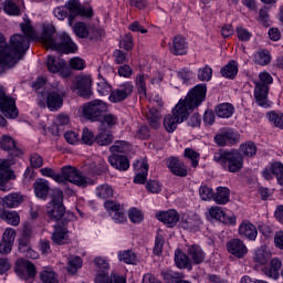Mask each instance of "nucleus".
<instances>
[{
    "instance_id": "obj_1",
    "label": "nucleus",
    "mask_w": 283,
    "mask_h": 283,
    "mask_svg": "<svg viewBox=\"0 0 283 283\" xmlns=\"http://www.w3.org/2000/svg\"><path fill=\"white\" fill-rule=\"evenodd\" d=\"M20 28L25 36L21 34L11 36V52L9 46L0 45V74H3L9 67H14V65L23 59L25 52L30 50V41L36 39V32L34 28H32L30 20H24V22L20 24Z\"/></svg>"
},
{
    "instance_id": "obj_2",
    "label": "nucleus",
    "mask_w": 283,
    "mask_h": 283,
    "mask_svg": "<svg viewBox=\"0 0 283 283\" xmlns=\"http://www.w3.org/2000/svg\"><path fill=\"white\" fill-rule=\"evenodd\" d=\"M207 98V84H198L189 91L185 99H180L172 108V114H168L164 118V127L166 132L172 134L180 123H185L189 118V114L200 107Z\"/></svg>"
},
{
    "instance_id": "obj_3",
    "label": "nucleus",
    "mask_w": 283,
    "mask_h": 283,
    "mask_svg": "<svg viewBox=\"0 0 283 283\" xmlns=\"http://www.w3.org/2000/svg\"><path fill=\"white\" fill-rule=\"evenodd\" d=\"M56 34V29L52 24H46L43 27L41 39L45 48L51 50H56L57 52H64V54L74 53L78 50L76 43L72 41V38L67 33H62L59 35V40L54 38Z\"/></svg>"
},
{
    "instance_id": "obj_4",
    "label": "nucleus",
    "mask_w": 283,
    "mask_h": 283,
    "mask_svg": "<svg viewBox=\"0 0 283 283\" xmlns=\"http://www.w3.org/2000/svg\"><path fill=\"white\" fill-rule=\"evenodd\" d=\"M40 171L42 176L52 178L59 184L72 182V185H76V187H87L90 185V178L72 166H64L62 174H56L52 168H42Z\"/></svg>"
},
{
    "instance_id": "obj_5",
    "label": "nucleus",
    "mask_w": 283,
    "mask_h": 283,
    "mask_svg": "<svg viewBox=\"0 0 283 283\" xmlns=\"http://www.w3.org/2000/svg\"><path fill=\"white\" fill-rule=\"evenodd\" d=\"M213 159L230 174H238L244 167V156L238 150H220Z\"/></svg>"
},
{
    "instance_id": "obj_6",
    "label": "nucleus",
    "mask_w": 283,
    "mask_h": 283,
    "mask_svg": "<svg viewBox=\"0 0 283 283\" xmlns=\"http://www.w3.org/2000/svg\"><path fill=\"white\" fill-rule=\"evenodd\" d=\"M46 214L50 220L59 222H69L72 214L65 213V207L63 206V192L57 190L54 193L53 200L46 206Z\"/></svg>"
},
{
    "instance_id": "obj_7",
    "label": "nucleus",
    "mask_w": 283,
    "mask_h": 283,
    "mask_svg": "<svg viewBox=\"0 0 283 283\" xmlns=\"http://www.w3.org/2000/svg\"><path fill=\"white\" fill-rule=\"evenodd\" d=\"M260 81H254V97L260 107H269L266 102L269 98V85L273 83V76L271 73L263 71L259 74Z\"/></svg>"
},
{
    "instance_id": "obj_8",
    "label": "nucleus",
    "mask_w": 283,
    "mask_h": 283,
    "mask_svg": "<svg viewBox=\"0 0 283 283\" xmlns=\"http://www.w3.org/2000/svg\"><path fill=\"white\" fill-rule=\"evenodd\" d=\"M45 101L50 112H59L65 101V87L59 82L53 83L46 93Z\"/></svg>"
},
{
    "instance_id": "obj_9",
    "label": "nucleus",
    "mask_w": 283,
    "mask_h": 283,
    "mask_svg": "<svg viewBox=\"0 0 283 283\" xmlns=\"http://www.w3.org/2000/svg\"><path fill=\"white\" fill-rule=\"evenodd\" d=\"M107 112V103L101 99H94L83 105L82 115L86 120H91L92 123H97L103 118V114Z\"/></svg>"
},
{
    "instance_id": "obj_10",
    "label": "nucleus",
    "mask_w": 283,
    "mask_h": 283,
    "mask_svg": "<svg viewBox=\"0 0 283 283\" xmlns=\"http://www.w3.org/2000/svg\"><path fill=\"white\" fill-rule=\"evenodd\" d=\"M65 6L66 10H69V25L74 23L75 17H86V19H90L94 14L91 7H84L78 0H69Z\"/></svg>"
},
{
    "instance_id": "obj_11",
    "label": "nucleus",
    "mask_w": 283,
    "mask_h": 283,
    "mask_svg": "<svg viewBox=\"0 0 283 283\" xmlns=\"http://www.w3.org/2000/svg\"><path fill=\"white\" fill-rule=\"evenodd\" d=\"M14 165L12 159H0V191H10L12 186L10 180L14 177L10 166Z\"/></svg>"
},
{
    "instance_id": "obj_12",
    "label": "nucleus",
    "mask_w": 283,
    "mask_h": 283,
    "mask_svg": "<svg viewBox=\"0 0 283 283\" xmlns=\"http://www.w3.org/2000/svg\"><path fill=\"white\" fill-rule=\"evenodd\" d=\"M0 111L7 118H17L19 111H17V102L14 98L6 95V90L0 86Z\"/></svg>"
},
{
    "instance_id": "obj_13",
    "label": "nucleus",
    "mask_w": 283,
    "mask_h": 283,
    "mask_svg": "<svg viewBox=\"0 0 283 283\" xmlns=\"http://www.w3.org/2000/svg\"><path fill=\"white\" fill-rule=\"evenodd\" d=\"M134 93V84L132 82H125L120 84L117 88L111 91L108 101L111 103H123L127 101L129 96Z\"/></svg>"
},
{
    "instance_id": "obj_14",
    "label": "nucleus",
    "mask_w": 283,
    "mask_h": 283,
    "mask_svg": "<svg viewBox=\"0 0 283 283\" xmlns=\"http://www.w3.org/2000/svg\"><path fill=\"white\" fill-rule=\"evenodd\" d=\"M14 270L21 280H32L36 275L34 263L24 259L17 260Z\"/></svg>"
},
{
    "instance_id": "obj_15",
    "label": "nucleus",
    "mask_w": 283,
    "mask_h": 283,
    "mask_svg": "<svg viewBox=\"0 0 283 283\" xmlns=\"http://www.w3.org/2000/svg\"><path fill=\"white\" fill-rule=\"evenodd\" d=\"M74 87L78 91L80 96H83V98H90V96H92V77L90 75L76 76Z\"/></svg>"
},
{
    "instance_id": "obj_16",
    "label": "nucleus",
    "mask_w": 283,
    "mask_h": 283,
    "mask_svg": "<svg viewBox=\"0 0 283 283\" xmlns=\"http://www.w3.org/2000/svg\"><path fill=\"white\" fill-rule=\"evenodd\" d=\"M0 149L8 151L11 158H21L23 150L17 147V142L8 135H3L0 138Z\"/></svg>"
},
{
    "instance_id": "obj_17",
    "label": "nucleus",
    "mask_w": 283,
    "mask_h": 283,
    "mask_svg": "<svg viewBox=\"0 0 283 283\" xmlns=\"http://www.w3.org/2000/svg\"><path fill=\"white\" fill-rule=\"evenodd\" d=\"M208 220H218L223 224H235V216H228L221 207L213 206L208 209Z\"/></svg>"
},
{
    "instance_id": "obj_18",
    "label": "nucleus",
    "mask_w": 283,
    "mask_h": 283,
    "mask_svg": "<svg viewBox=\"0 0 283 283\" xmlns=\"http://www.w3.org/2000/svg\"><path fill=\"white\" fill-rule=\"evenodd\" d=\"M70 233V230L67 229V221L57 223L54 226V231L51 235L52 242L54 244H67V240H70V237L67 235Z\"/></svg>"
},
{
    "instance_id": "obj_19",
    "label": "nucleus",
    "mask_w": 283,
    "mask_h": 283,
    "mask_svg": "<svg viewBox=\"0 0 283 283\" xmlns=\"http://www.w3.org/2000/svg\"><path fill=\"white\" fill-rule=\"evenodd\" d=\"M227 249L228 252L231 253V255H234V258L242 259L247 253H249V249L244 244V241L240 239H232L227 242Z\"/></svg>"
},
{
    "instance_id": "obj_20",
    "label": "nucleus",
    "mask_w": 283,
    "mask_h": 283,
    "mask_svg": "<svg viewBox=\"0 0 283 283\" xmlns=\"http://www.w3.org/2000/svg\"><path fill=\"white\" fill-rule=\"evenodd\" d=\"M214 142L219 147L235 145V143H238V134L232 129H222L218 135H216Z\"/></svg>"
},
{
    "instance_id": "obj_21",
    "label": "nucleus",
    "mask_w": 283,
    "mask_h": 283,
    "mask_svg": "<svg viewBox=\"0 0 283 283\" xmlns=\"http://www.w3.org/2000/svg\"><path fill=\"white\" fill-rule=\"evenodd\" d=\"M181 227L187 231H199L202 227V219L196 213L185 214L181 219Z\"/></svg>"
},
{
    "instance_id": "obj_22",
    "label": "nucleus",
    "mask_w": 283,
    "mask_h": 283,
    "mask_svg": "<svg viewBox=\"0 0 283 283\" xmlns=\"http://www.w3.org/2000/svg\"><path fill=\"white\" fill-rule=\"evenodd\" d=\"M167 167L168 169H170L174 176H180L181 178H185L189 174L187 170V166H185V163L176 157L168 158Z\"/></svg>"
},
{
    "instance_id": "obj_23",
    "label": "nucleus",
    "mask_w": 283,
    "mask_h": 283,
    "mask_svg": "<svg viewBox=\"0 0 283 283\" xmlns=\"http://www.w3.org/2000/svg\"><path fill=\"white\" fill-rule=\"evenodd\" d=\"M157 220L159 222H164V224H167V227H176L178 222L180 221V214L176 210H168L165 212H159L156 214Z\"/></svg>"
},
{
    "instance_id": "obj_24",
    "label": "nucleus",
    "mask_w": 283,
    "mask_h": 283,
    "mask_svg": "<svg viewBox=\"0 0 283 283\" xmlns=\"http://www.w3.org/2000/svg\"><path fill=\"white\" fill-rule=\"evenodd\" d=\"M33 189L35 196L40 200H48V196L50 193V181L45 179H36L33 184Z\"/></svg>"
},
{
    "instance_id": "obj_25",
    "label": "nucleus",
    "mask_w": 283,
    "mask_h": 283,
    "mask_svg": "<svg viewBox=\"0 0 283 283\" xmlns=\"http://www.w3.org/2000/svg\"><path fill=\"white\" fill-rule=\"evenodd\" d=\"M187 40L182 35H176L170 45L171 54H175V56H182L187 54Z\"/></svg>"
},
{
    "instance_id": "obj_26",
    "label": "nucleus",
    "mask_w": 283,
    "mask_h": 283,
    "mask_svg": "<svg viewBox=\"0 0 283 283\" xmlns=\"http://www.w3.org/2000/svg\"><path fill=\"white\" fill-rule=\"evenodd\" d=\"M108 163L114 169H118V171H127V169H129V159L123 155H111Z\"/></svg>"
},
{
    "instance_id": "obj_27",
    "label": "nucleus",
    "mask_w": 283,
    "mask_h": 283,
    "mask_svg": "<svg viewBox=\"0 0 283 283\" xmlns=\"http://www.w3.org/2000/svg\"><path fill=\"white\" fill-rule=\"evenodd\" d=\"M239 234L253 241L258 238V228L250 221H243L239 227Z\"/></svg>"
},
{
    "instance_id": "obj_28",
    "label": "nucleus",
    "mask_w": 283,
    "mask_h": 283,
    "mask_svg": "<svg viewBox=\"0 0 283 283\" xmlns=\"http://www.w3.org/2000/svg\"><path fill=\"white\" fill-rule=\"evenodd\" d=\"M95 283H127L125 276H120L114 272L111 273H97L95 276Z\"/></svg>"
},
{
    "instance_id": "obj_29",
    "label": "nucleus",
    "mask_w": 283,
    "mask_h": 283,
    "mask_svg": "<svg viewBox=\"0 0 283 283\" xmlns=\"http://www.w3.org/2000/svg\"><path fill=\"white\" fill-rule=\"evenodd\" d=\"M282 269V261L277 258L272 259L269 268L263 269L264 275L272 280H280V270Z\"/></svg>"
},
{
    "instance_id": "obj_30",
    "label": "nucleus",
    "mask_w": 283,
    "mask_h": 283,
    "mask_svg": "<svg viewBox=\"0 0 283 283\" xmlns=\"http://www.w3.org/2000/svg\"><path fill=\"white\" fill-rule=\"evenodd\" d=\"M136 166L139 167V169H137V174L134 178V182L135 185H145V182H147V174L149 171V165L147 164V161L142 160V161H137Z\"/></svg>"
},
{
    "instance_id": "obj_31",
    "label": "nucleus",
    "mask_w": 283,
    "mask_h": 283,
    "mask_svg": "<svg viewBox=\"0 0 283 283\" xmlns=\"http://www.w3.org/2000/svg\"><path fill=\"white\" fill-rule=\"evenodd\" d=\"M187 253L192 264H202L205 262V251H202L201 247L191 245L188 248Z\"/></svg>"
},
{
    "instance_id": "obj_32",
    "label": "nucleus",
    "mask_w": 283,
    "mask_h": 283,
    "mask_svg": "<svg viewBox=\"0 0 283 283\" xmlns=\"http://www.w3.org/2000/svg\"><path fill=\"white\" fill-rule=\"evenodd\" d=\"M46 67L52 74H59L65 67V60L49 55L46 60Z\"/></svg>"
},
{
    "instance_id": "obj_33",
    "label": "nucleus",
    "mask_w": 283,
    "mask_h": 283,
    "mask_svg": "<svg viewBox=\"0 0 283 283\" xmlns=\"http://www.w3.org/2000/svg\"><path fill=\"white\" fill-rule=\"evenodd\" d=\"M112 140H114V135H112V132L105 129V127H99L98 134L95 137L97 145L105 147L107 145H112Z\"/></svg>"
},
{
    "instance_id": "obj_34",
    "label": "nucleus",
    "mask_w": 283,
    "mask_h": 283,
    "mask_svg": "<svg viewBox=\"0 0 283 283\" xmlns=\"http://www.w3.org/2000/svg\"><path fill=\"white\" fill-rule=\"evenodd\" d=\"M1 220H6L8 224H12V227H19V222H21V217L17 211H8L6 209L0 210Z\"/></svg>"
},
{
    "instance_id": "obj_35",
    "label": "nucleus",
    "mask_w": 283,
    "mask_h": 283,
    "mask_svg": "<svg viewBox=\"0 0 283 283\" xmlns=\"http://www.w3.org/2000/svg\"><path fill=\"white\" fill-rule=\"evenodd\" d=\"M229 188L227 187H218L217 193L213 195L212 200L216 205H227L229 202Z\"/></svg>"
},
{
    "instance_id": "obj_36",
    "label": "nucleus",
    "mask_w": 283,
    "mask_h": 283,
    "mask_svg": "<svg viewBox=\"0 0 283 283\" xmlns=\"http://www.w3.org/2000/svg\"><path fill=\"white\" fill-rule=\"evenodd\" d=\"M221 75L224 76V78H235L238 75V62L233 60L229 61V63L221 69Z\"/></svg>"
},
{
    "instance_id": "obj_37",
    "label": "nucleus",
    "mask_w": 283,
    "mask_h": 283,
    "mask_svg": "<svg viewBox=\"0 0 283 283\" xmlns=\"http://www.w3.org/2000/svg\"><path fill=\"white\" fill-rule=\"evenodd\" d=\"M95 193L101 200H107V198L114 197V188L108 184H103L96 187Z\"/></svg>"
},
{
    "instance_id": "obj_38",
    "label": "nucleus",
    "mask_w": 283,
    "mask_h": 283,
    "mask_svg": "<svg viewBox=\"0 0 283 283\" xmlns=\"http://www.w3.org/2000/svg\"><path fill=\"white\" fill-rule=\"evenodd\" d=\"M233 105L230 103H223L216 107V114L219 118H231L233 116Z\"/></svg>"
},
{
    "instance_id": "obj_39",
    "label": "nucleus",
    "mask_w": 283,
    "mask_h": 283,
    "mask_svg": "<svg viewBox=\"0 0 283 283\" xmlns=\"http://www.w3.org/2000/svg\"><path fill=\"white\" fill-rule=\"evenodd\" d=\"M23 202V198L18 193H10L2 198L3 207H9L10 209H14V207H19Z\"/></svg>"
},
{
    "instance_id": "obj_40",
    "label": "nucleus",
    "mask_w": 283,
    "mask_h": 283,
    "mask_svg": "<svg viewBox=\"0 0 283 283\" xmlns=\"http://www.w3.org/2000/svg\"><path fill=\"white\" fill-rule=\"evenodd\" d=\"M175 263L178 269H187L191 264V259H189L182 251L176 250Z\"/></svg>"
},
{
    "instance_id": "obj_41",
    "label": "nucleus",
    "mask_w": 283,
    "mask_h": 283,
    "mask_svg": "<svg viewBox=\"0 0 283 283\" xmlns=\"http://www.w3.org/2000/svg\"><path fill=\"white\" fill-rule=\"evenodd\" d=\"M213 77V69L206 64L202 67H199L197 71V78L203 83H209Z\"/></svg>"
},
{
    "instance_id": "obj_42",
    "label": "nucleus",
    "mask_w": 283,
    "mask_h": 283,
    "mask_svg": "<svg viewBox=\"0 0 283 283\" xmlns=\"http://www.w3.org/2000/svg\"><path fill=\"white\" fill-rule=\"evenodd\" d=\"M146 118L153 129L160 127V114L156 108H150L146 114Z\"/></svg>"
},
{
    "instance_id": "obj_43",
    "label": "nucleus",
    "mask_w": 283,
    "mask_h": 283,
    "mask_svg": "<svg viewBox=\"0 0 283 283\" xmlns=\"http://www.w3.org/2000/svg\"><path fill=\"white\" fill-rule=\"evenodd\" d=\"M240 151L243 156H248V158H253V156L258 154V146L253 142H247L240 145Z\"/></svg>"
},
{
    "instance_id": "obj_44",
    "label": "nucleus",
    "mask_w": 283,
    "mask_h": 283,
    "mask_svg": "<svg viewBox=\"0 0 283 283\" xmlns=\"http://www.w3.org/2000/svg\"><path fill=\"white\" fill-rule=\"evenodd\" d=\"M118 258L120 262H124L125 264H136V262H138V256H136V252L132 250L119 252Z\"/></svg>"
},
{
    "instance_id": "obj_45",
    "label": "nucleus",
    "mask_w": 283,
    "mask_h": 283,
    "mask_svg": "<svg viewBox=\"0 0 283 283\" xmlns=\"http://www.w3.org/2000/svg\"><path fill=\"white\" fill-rule=\"evenodd\" d=\"M254 62L258 65H269L271 63V53L266 50H261L255 53Z\"/></svg>"
},
{
    "instance_id": "obj_46",
    "label": "nucleus",
    "mask_w": 283,
    "mask_h": 283,
    "mask_svg": "<svg viewBox=\"0 0 283 283\" xmlns=\"http://www.w3.org/2000/svg\"><path fill=\"white\" fill-rule=\"evenodd\" d=\"M40 281L42 283H59V276L52 270H44L40 273Z\"/></svg>"
},
{
    "instance_id": "obj_47",
    "label": "nucleus",
    "mask_w": 283,
    "mask_h": 283,
    "mask_svg": "<svg viewBox=\"0 0 283 283\" xmlns=\"http://www.w3.org/2000/svg\"><path fill=\"white\" fill-rule=\"evenodd\" d=\"M81 266H83V261L81 260L80 256H74V255L69 256V261H67L69 273H72V274L76 273V271H78Z\"/></svg>"
},
{
    "instance_id": "obj_48",
    "label": "nucleus",
    "mask_w": 283,
    "mask_h": 283,
    "mask_svg": "<svg viewBox=\"0 0 283 283\" xmlns=\"http://www.w3.org/2000/svg\"><path fill=\"white\" fill-rule=\"evenodd\" d=\"M163 277L167 283H177L185 277V274L168 270L163 273Z\"/></svg>"
},
{
    "instance_id": "obj_49",
    "label": "nucleus",
    "mask_w": 283,
    "mask_h": 283,
    "mask_svg": "<svg viewBox=\"0 0 283 283\" xmlns=\"http://www.w3.org/2000/svg\"><path fill=\"white\" fill-rule=\"evenodd\" d=\"M115 125H118V116L108 113L103 116L101 122V127H107V129H112Z\"/></svg>"
},
{
    "instance_id": "obj_50",
    "label": "nucleus",
    "mask_w": 283,
    "mask_h": 283,
    "mask_svg": "<svg viewBox=\"0 0 283 283\" xmlns=\"http://www.w3.org/2000/svg\"><path fill=\"white\" fill-rule=\"evenodd\" d=\"M73 32L80 39H87V36H90V29H87V25H85L83 22H77L73 27Z\"/></svg>"
},
{
    "instance_id": "obj_51",
    "label": "nucleus",
    "mask_w": 283,
    "mask_h": 283,
    "mask_svg": "<svg viewBox=\"0 0 283 283\" xmlns=\"http://www.w3.org/2000/svg\"><path fill=\"white\" fill-rule=\"evenodd\" d=\"M94 265L99 271V273H109V261L103 256H97L94 259Z\"/></svg>"
},
{
    "instance_id": "obj_52",
    "label": "nucleus",
    "mask_w": 283,
    "mask_h": 283,
    "mask_svg": "<svg viewBox=\"0 0 283 283\" xmlns=\"http://www.w3.org/2000/svg\"><path fill=\"white\" fill-rule=\"evenodd\" d=\"M109 151H112V154H127V151H129V143L115 142V144L109 147Z\"/></svg>"
},
{
    "instance_id": "obj_53",
    "label": "nucleus",
    "mask_w": 283,
    "mask_h": 283,
    "mask_svg": "<svg viewBox=\"0 0 283 283\" xmlns=\"http://www.w3.org/2000/svg\"><path fill=\"white\" fill-rule=\"evenodd\" d=\"M185 157L188 158V160H191V167H198L200 163V153L191 149V148H186L185 149Z\"/></svg>"
},
{
    "instance_id": "obj_54",
    "label": "nucleus",
    "mask_w": 283,
    "mask_h": 283,
    "mask_svg": "<svg viewBox=\"0 0 283 283\" xmlns=\"http://www.w3.org/2000/svg\"><path fill=\"white\" fill-rule=\"evenodd\" d=\"M254 260L258 262V264H266V262L271 260V252L264 249H259L255 252Z\"/></svg>"
},
{
    "instance_id": "obj_55",
    "label": "nucleus",
    "mask_w": 283,
    "mask_h": 283,
    "mask_svg": "<svg viewBox=\"0 0 283 283\" xmlns=\"http://www.w3.org/2000/svg\"><path fill=\"white\" fill-rule=\"evenodd\" d=\"M3 10L7 14H11L13 17H17L20 14L21 10L19 9V7L17 6V3H14L12 0H6L4 4H3Z\"/></svg>"
},
{
    "instance_id": "obj_56",
    "label": "nucleus",
    "mask_w": 283,
    "mask_h": 283,
    "mask_svg": "<svg viewBox=\"0 0 283 283\" xmlns=\"http://www.w3.org/2000/svg\"><path fill=\"white\" fill-rule=\"evenodd\" d=\"M270 166L272 167V174H273V176H275L279 185L283 186V165H282V163L276 161Z\"/></svg>"
},
{
    "instance_id": "obj_57",
    "label": "nucleus",
    "mask_w": 283,
    "mask_h": 283,
    "mask_svg": "<svg viewBox=\"0 0 283 283\" xmlns=\"http://www.w3.org/2000/svg\"><path fill=\"white\" fill-rule=\"evenodd\" d=\"M128 218L130 222H133L134 224H139V222H143V220H145V216L143 214V211H140L137 208H133L129 210Z\"/></svg>"
},
{
    "instance_id": "obj_58",
    "label": "nucleus",
    "mask_w": 283,
    "mask_h": 283,
    "mask_svg": "<svg viewBox=\"0 0 283 283\" xmlns=\"http://www.w3.org/2000/svg\"><path fill=\"white\" fill-rule=\"evenodd\" d=\"M268 118L270 123H273L275 127H279V129H283V114L282 113H275L271 112L268 114Z\"/></svg>"
},
{
    "instance_id": "obj_59",
    "label": "nucleus",
    "mask_w": 283,
    "mask_h": 283,
    "mask_svg": "<svg viewBox=\"0 0 283 283\" xmlns=\"http://www.w3.org/2000/svg\"><path fill=\"white\" fill-rule=\"evenodd\" d=\"M147 75L140 74L137 75L136 77V86L138 90V94H143L145 96V94H147Z\"/></svg>"
},
{
    "instance_id": "obj_60",
    "label": "nucleus",
    "mask_w": 283,
    "mask_h": 283,
    "mask_svg": "<svg viewBox=\"0 0 283 283\" xmlns=\"http://www.w3.org/2000/svg\"><path fill=\"white\" fill-rule=\"evenodd\" d=\"M259 22L262 23V25H265L269 28L271 25V18L269 15V8L263 7L259 11Z\"/></svg>"
},
{
    "instance_id": "obj_61",
    "label": "nucleus",
    "mask_w": 283,
    "mask_h": 283,
    "mask_svg": "<svg viewBox=\"0 0 283 283\" xmlns=\"http://www.w3.org/2000/svg\"><path fill=\"white\" fill-rule=\"evenodd\" d=\"M97 92L101 96H107V94H112V86L103 78H99L97 82Z\"/></svg>"
},
{
    "instance_id": "obj_62",
    "label": "nucleus",
    "mask_w": 283,
    "mask_h": 283,
    "mask_svg": "<svg viewBox=\"0 0 283 283\" xmlns=\"http://www.w3.org/2000/svg\"><path fill=\"white\" fill-rule=\"evenodd\" d=\"M103 36H105V31L103 29L96 27L88 28V38L91 41L103 39Z\"/></svg>"
},
{
    "instance_id": "obj_63",
    "label": "nucleus",
    "mask_w": 283,
    "mask_h": 283,
    "mask_svg": "<svg viewBox=\"0 0 283 283\" xmlns=\"http://www.w3.org/2000/svg\"><path fill=\"white\" fill-rule=\"evenodd\" d=\"M199 196L201 200H213V189L208 186H201L199 189Z\"/></svg>"
},
{
    "instance_id": "obj_64",
    "label": "nucleus",
    "mask_w": 283,
    "mask_h": 283,
    "mask_svg": "<svg viewBox=\"0 0 283 283\" xmlns=\"http://www.w3.org/2000/svg\"><path fill=\"white\" fill-rule=\"evenodd\" d=\"M94 140H96L94 133H92V130H90L87 127L83 128L82 142L84 145H93Z\"/></svg>"
}]
</instances>
